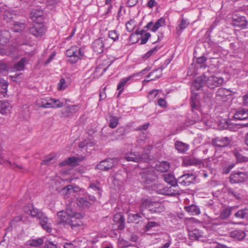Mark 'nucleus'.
Segmentation results:
<instances>
[{
	"label": "nucleus",
	"mask_w": 248,
	"mask_h": 248,
	"mask_svg": "<svg viewBox=\"0 0 248 248\" xmlns=\"http://www.w3.org/2000/svg\"><path fill=\"white\" fill-rule=\"evenodd\" d=\"M140 175L141 182L146 184H149L155 181L157 178L155 170L150 168L143 169L140 173Z\"/></svg>",
	"instance_id": "nucleus-1"
},
{
	"label": "nucleus",
	"mask_w": 248,
	"mask_h": 248,
	"mask_svg": "<svg viewBox=\"0 0 248 248\" xmlns=\"http://www.w3.org/2000/svg\"><path fill=\"white\" fill-rule=\"evenodd\" d=\"M66 55L69 58L68 62L71 63H74L79 59V56L83 54L80 48H78L77 46H72L67 50Z\"/></svg>",
	"instance_id": "nucleus-2"
},
{
	"label": "nucleus",
	"mask_w": 248,
	"mask_h": 248,
	"mask_svg": "<svg viewBox=\"0 0 248 248\" xmlns=\"http://www.w3.org/2000/svg\"><path fill=\"white\" fill-rule=\"evenodd\" d=\"M208 159H199L193 156H188L184 159V163L186 166L195 165L200 167H205L207 166Z\"/></svg>",
	"instance_id": "nucleus-3"
},
{
	"label": "nucleus",
	"mask_w": 248,
	"mask_h": 248,
	"mask_svg": "<svg viewBox=\"0 0 248 248\" xmlns=\"http://www.w3.org/2000/svg\"><path fill=\"white\" fill-rule=\"evenodd\" d=\"M232 141V137H220L212 140L213 145L218 147H226L229 146Z\"/></svg>",
	"instance_id": "nucleus-4"
},
{
	"label": "nucleus",
	"mask_w": 248,
	"mask_h": 248,
	"mask_svg": "<svg viewBox=\"0 0 248 248\" xmlns=\"http://www.w3.org/2000/svg\"><path fill=\"white\" fill-rule=\"evenodd\" d=\"M73 215V211L70 209H67L66 211H61L58 212V223L68 225L71 216Z\"/></svg>",
	"instance_id": "nucleus-5"
},
{
	"label": "nucleus",
	"mask_w": 248,
	"mask_h": 248,
	"mask_svg": "<svg viewBox=\"0 0 248 248\" xmlns=\"http://www.w3.org/2000/svg\"><path fill=\"white\" fill-rule=\"evenodd\" d=\"M224 82L222 78H218L214 76L207 77L206 80V85L211 89H214L221 86Z\"/></svg>",
	"instance_id": "nucleus-6"
},
{
	"label": "nucleus",
	"mask_w": 248,
	"mask_h": 248,
	"mask_svg": "<svg viewBox=\"0 0 248 248\" xmlns=\"http://www.w3.org/2000/svg\"><path fill=\"white\" fill-rule=\"evenodd\" d=\"M230 179L232 184L242 183L248 179V175L246 172L238 171L232 173Z\"/></svg>",
	"instance_id": "nucleus-7"
},
{
	"label": "nucleus",
	"mask_w": 248,
	"mask_h": 248,
	"mask_svg": "<svg viewBox=\"0 0 248 248\" xmlns=\"http://www.w3.org/2000/svg\"><path fill=\"white\" fill-rule=\"evenodd\" d=\"M116 161L115 158H108L101 161L96 166V168L101 170H108L114 165Z\"/></svg>",
	"instance_id": "nucleus-8"
},
{
	"label": "nucleus",
	"mask_w": 248,
	"mask_h": 248,
	"mask_svg": "<svg viewBox=\"0 0 248 248\" xmlns=\"http://www.w3.org/2000/svg\"><path fill=\"white\" fill-rule=\"evenodd\" d=\"M196 178V176L193 174L186 173L179 177L177 179V182L184 186H189L195 181Z\"/></svg>",
	"instance_id": "nucleus-9"
},
{
	"label": "nucleus",
	"mask_w": 248,
	"mask_h": 248,
	"mask_svg": "<svg viewBox=\"0 0 248 248\" xmlns=\"http://www.w3.org/2000/svg\"><path fill=\"white\" fill-rule=\"evenodd\" d=\"M83 217L80 213L74 212L73 216H71L70 220L68 224L72 229L78 227L82 225V222L80 220Z\"/></svg>",
	"instance_id": "nucleus-10"
},
{
	"label": "nucleus",
	"mask_w": 248,
	"mask_h": 248,
	"mask_svg": "<svg viewBox=\"0 0 248 248\" xmlns=\"http://www.w3.org/2000/svg\"><path fill=\"white\" fill-rule=\"evenodd\" d=\"M207 75L205 74H202L201 76L197 77L193 82L191 87L192 90H199L203 87L206 82Z\"/></svg>",
	"instance_id": "nucleus-11"
},
{
	"label": "nucleus",
	"mask_w": 248,
	"mask_h": 248,
	"mask_svg": "<svg viewBox=\"0 0 248 248\" xmlns=\"http://www.w3.org/2000/svg\"><path fill=\"white\" fill-rule=\"evenodd\" d=\"M145 156H147V155H140L137 152H131L125 155V158L128 161L140 162L145 161Z\"/></svg>",
	"instance_id": "nucleus-12"
},
{
	"label": "nucleus",
	"mask_w": 248,
	"mask_h": 248,
	"mask_svg": "<svg viewBox=\"0 0 248 248\" xmlns=\"http://www.w3.org/2000/svg\"><path fill=\"white\" fill-rule=\"evenodd\" d=\"M232 25L233 26L239 27L245 29L248 28V21L244 16L233 17L232 20Z\"/></svg>",
	"instance_id": "nucleus-13"
},
{
	"label": "nucleus",
	"mask_w": 248,
	"mask_h": 248,
	"mask_svg": "<svg viewBox=\"0 0 248 248\" xmlns=\"http://www.w3.org/2000/svg\"><path fill=\"white\" fill-rule=\"evenodd\" d=\"M46 30L44 25L41 23H36L30 29V32L33 35L36 37L42 36Z\"/></svg>",
	"instance_id": "nucleus-14"
},
{
	"label": "nucleus",
	"mask_w": 248,
	"mask_h": 248,
	"mask_svg": "<svg viewBox=\"0 0 248 248\" xmlns=\"http://www.w3.org/2000/svg\"><path fill=\"white\" fill-rule=\"evenodd\" d=\"M230 95L229 90L224 88H220L216 93V100L217 101L225 102L227 100V96Z\"/></svg>",
	"instance_id": "nucleus-15"
},
{
	"label": "nucleus",
	"mask_w": 248,
	"mask_h": 248,
	"mask_svg": "<svg viewBox=\"0 0 248 248\" xmlns=\"http://www.w3.org/2000/svg\"><path fill=\"white\" fill-rule=\"evenodd\" d=\"M136 76V75H132L128 77L123 78L119 83L117 89L119 90L118 95H119L124 89V86L128 85L132 80L133 78Z\"/></svg>",
	"instance_id": "nucleus-16"
},
{
	"label": "nucleus",
	"mask_w": 248,
	"mask_h": 248,
	"mask_svg": "<svg viewBox=\"0 0 248 248\" xmlns=\"http://www.w3.org/2000/svg\"><path fill=\"white\" fill-rule=\"evenodd\" d=\"M40 224L42 228L46 231L47 232H51L52 231L51 224L49 222L48 217L44 215L40 219Z\"/></svg>",
	"instance_id": "nucleus-17"
},
{
	"label": "nucleus",
	"mask_w": 248,
	"mask_h": 248,
	"mask_svg": "<svg viewBox=\"0 0 248 248\" xmlns=\"http://www.w3.org/2000/svg\"><path fill=\"white\" fill-rule=\"evenodd\" d=\"M43 11L40 9H33L30 13V18L33 22H39L42 19Z\"/></svg>",
	"instance_id": "nucleus-18"
},
{
	"label": "nucleus",
	"mask_w": 248,
	"mask_h": 248,
	"mask_svg": "<svg viewBox=\"0 0 248 248\" xmlns=\"http://www.w3.org/2000/svg\"><path fill=\"white\" fill-rule=\"evenodd\" d=\"M104 42L102 38L96 39L92 44V48L94 51L98 53L102 52L104 48Z\"/></svg>",
	"instance_id": "nucleus-19"
},
{
	"label": "nucleus",
	"mask_w": 248,
	"mask_h": 248,
	"mask_svg": "<svg viewBox=\"0 0 248 248\" xmlns=\"http://www.w3.org/2000/svg\"><path fill=\"white\" fill-rule=\"evenodd\" d=\"M79 187L72 185H68L63 187L61 190V193L65 195L68 196L79 191Z\"/></svg>",
	"instance_id": "nucleus-20"
},
{
	"label": "nucleus",
	"mask_w": 248,
	"mask_h": 248,
	"mask_svg": "<svg viewBox=\"0 0 248 248\" xmlns=\"http://www.w3.org/2000/svg\"><path fill=\"white\" fill-rule=\"evenodd\" d=\"M233 117L235 119L239 120H246L248 118V110L245 108H239L234 114Z\"/></svg>",
	"instance_id": "nucleus-21"
},
{
	"label": "nucleus",
	"mask_w": 248,
	"mask_h": 248,
	"mask_svg": "<svg viewBox=\"0 0 248 248\" xmlns=\"http://www.w3.org/2000/svg\"><path fill=\"white\" fill-rule=\"evenodd\" d=\"M113 220L117 224V229L120 230L124 228V218L120 214H117L113 217Z\"/></svg>",
	"instance_id": "nucleus-22"
},
{
	"label": "nucleus",
	"mask_w": 248,
	"mask_h": 248,
	"mask_svg": "<svg viewBox=\"0 0 248 248\" xmlns=\"http://www.w3.org/2000/svg\"><path fill=\"white\" fill-rule=\"evenodd\" d=\"M184 209L186 212L193 216L198 215L201 213L199 206L194 204L185 206Z\"/></svg>",
	"instance_id": "nucleus-23"
},
{
	"label": "nucleus",
	"mask_w": 248,
	"mask_h": 248,
	"mask_svg": "<svg viewBox=\"0 0 248 248\" xmlns=\"http://www.w3.org/2000/svg\"><path fill=\"white\" fill-rule=\"evenodd\" d=\"M174 146L179 152L183 153L186 152L189 148L188 144L180 141H176L175 142Z\"/></svg>",
	"instance_id": "nucleus-24"
},
{
	"label": "nucleus",
	"mask_w": 248,
	"mask_h": 248,
	"mask_svg": "<svg viewBox=\"0 0 248 248\" xmlns=\"http://www.w3.org/2000/svg\"><path fill=\"white\" fill-rule=\"evenodd\" d=\"M11 106L6 101H0V112L2 114H6L10 112Z\"/></svg>",
	"instance_id": "nucleus-25"
},
{
	"label": "nucleus",
	"mask_w": 248,
	"mask_h": 248,
	"mask_svg": "<svg viewBox=\"0 0 248 248\" xmlns=\"http://www.w3.org/2000/svg\"><path fill=\"white\" fill-rule=\"evenodd\" d=\"M77 204L79 207L84 209L89 208L92 204L86 198L83 197L78 198L77 200Z\"/></svg>",
	"instance_id": "nucleus-26"
},
{
	"label": "nucleus",
	"mask_w": 248,
	"mask_h": 248,
	"mask_svg": "<svg viewBox=\"0 0 248 248\" xmlns=\"http://www.w3.org/2000/svg\"><path fill=\"white\" fill-rule=\"evenodd\" d=\"M163 177L165 181L168 184H170L173 187L177 185V180H176L174 176L170 173L165 174L163 175Z\"/></svg>",
	"instance_id": "nucleus-27"
},
{
	"label": "nucleus",
	"mask_w": 248,
	"mask_h": 248,
	"mask_svg": "<svg viewBox=\"0 0 248 248\" xmlns=\"http://www.w3.org/2000/svg\"><path fill=\"white\" fill-rule=\"evenodd\" d=\"M234 217L239 219H248V208H245L239 210L234 215Z\"/></svg>",
	"instance_id": "nucleus-28"
},
{
	"label": "nucleus",
	"mask_w": 248,
	"mask_h": 248,
	"mask_svg": "<svg viewBox=\"0 0 248 248\" xmlns=\"http://www.w3.org/2000/svg\"><path fill=\"white\" fill-rule=\"evenodd\" d=\"M161 72L162 70L159 68L156 69L152 71L146 77L147 78L151 77V78L147 81H149L150 80H154L159 78L161 76Z\"/></svg>",
	"instance_id": "nucleus-29"
},
{
	"label": "nucleus",
	"mask_w": 248,
	"mask_h": 248,
	"mask_svg": "<svg viewBox=\"0 0 248 248\" xmlns=\"http://www.w3.org/2000/svg\"><path fill=\"white\" fill-rule=\"evenodd\" d=\"M246 235V233L242 230H234L231 233V237L239 240H243Z\"/></svg>",
	"instance_id": "nucleus-30"
},
{
	"label": "nucleus",
	"mask_w": 248,
	"mask_h": 248,
	"mask_svg": "<svg viewBox=\"0 0 248 248\" xmlns=\"http://www.w3.org/2000/svg\"><path fill=\"white\" fill-rule=\"evenodd\" d=\"M235 208V206H231L223 209L220 212L219 217L222 219H227L231 214L232 211Z\"/></svg>",
	"instance_id": "nucleus-31"
},
{
	"label": "nucleus",
	"mask_w": 248,
	"mask_h": 248,
	"mask_svg": "<svg viewBox=\"0 0 248 248\" xmlns=\"http://www.w3.org/2000/svg\"><path fill=\"white\" fill-rule=\"evenodd\" d=\"M170 164L167 161L160 162L156 165V169L157 171L164 172L169 170L170 168Z\"/></svg>",
	"instance_id": "nucleus-32"
},
{
	"label": "nucleus",
	"mask_w": 248,
	"mask_h": 248,
	"mask_svg": "<svg viewBox=\"0 0 248 248\" xmlns=\"http://www.w3.org/2000/svg\"><path fill=\"white\" fill-rule=\"evenodd\" d=\"M173 186L165 187L162 190L161 193L163 195L174 196L178 194V192L172 188Z\"/></svg>",
	"instance_id": "nucleus-33"
},
{
	"label": "nucleus",
	"mask_w": 248,
	"mask_h": 248,
	"mask_svg": "<svg viewBox=\"0 0 248 248\" xmlns=\"http://www.w3.org/2000/svg\"><path fill=\"white\" fill-rule=\"evenodd\" d=\"M9 32L7 31H0V44L2 45L6 44L9 40Z\"/></svg>",
	"instance_id": "nucleus-34"
},
{
	"label": "nucleus",
	"mask_w": 248,
	"mask_h": 248,
	"mask_svg": "<svg viewBox=\"0 0 248 248\" xmlns=\"http://www.w3.org/2000/svg\"><path fill=\"white\" fill-rule=\"evenodd\" d=\"M8 86V82L3 78H0V93L3 96H5L7 93Z\"/></svg>",
	"instance_id": "nucleus-35"
},
{
	"label": "nucleus",
	"mask_w": 248,
	"mask_h": 248,
	"mask_svg": "<svg viewBox=\"0 0 248 248\" xmlns=\"http://www.w3.org/2000/svg\"><path fill=\"white\" fill-rule=\"evenodd\" d=\"M107 120L109 123L108 125L111 128H115L119 123L118 118L116 116L109 115Z\"/></svg>",
	"instance_id": "nucleus-36"
},
{
	"label": "nucleus",
	"mask_w": 248,
	"mask_h": 248,
	"mask_svg": "<svg viewBox=\"0 0 248 248\" xmlns=\"http://www.w3.org/2000/svg\"><path fill=\"white\" fill-rule=\"evenodd\" d=\"M165 24V20L164 18L161 17L155 23L151 29L152 31H156L160 27Z\"/></svg>",
	"instance_id": "nucleus-37"
},
{
	"label": "nucleus",
	"mask_w": 248,
	"mask_h": 248,
	"mask_svg": "<svg viewBox=\"0 0 248 248\" xmlns=\"http://www.w3.org/2000/svg\"><path fill=\"white\" fill-rule=\"evenodd\" d=\"M37 105L43 108H50V105H51L50 98L42 99L37 102Z\"/></svg>",
	"instance_id": "nucleus-38"
},
{
	"label": "nucleus",
	"mask_w": 248,
	"mask_h": 248,
	"mask_svg": "<svg viewBox=\"0 0 248 248\" xmlns=\"http://www.w3.org/2000/svg\"><path fill=\"white\" fill-rule=\"evenodd\" d=\"M79 161V159L74 156L68 157L64 162H61L60 165L63 166L66 164L74 165Z\"/></svg>",
	"instance_id": "nucleus-39"
},
{
	"label": "nucleus",
	"mask_w": 248,
	"mask_h": 248,
	"mask_svg": "<svg viewBox=\"0 0 248 248\" xmlns=\"http://www.w3.org/2000/svg\"><path fill=\"white\" fill-rule=\"evenodd\" d=\"M13 27V30L15 32H19L24 30L25 24L24 23L15 22Z\"/></svg>",
	"instance_id": "nucleus-40"
},
{
	"label": "nucleus",
	"mask_w": 248,
	"mask_h": 248,
	"mask_svg": "<svg viewBox=\"0 0 248 248\" xmlns=\"http://www.w3.org/2000/svg\"><path fill=\"white\" fill-rule=\"evenodd\" d=\"M50 108H62L63 106V104L59 100L54 98H50Z\"/></svg>",
	"instance_id": "nucleus-41"
},
{
	"label": "nucleus",
	"mask_w": 248,
	"mask_h": 248,
	"mask_svg": "<svg viewBox=\"0 0 248 248\" xmlns=\"http://www.w3.org/2000/svg\"><path fill=\"white\" fill-rule=\"evenodd\" d=\"M30 215L31 217H36L39 219L45 215L41 211L34 207H33Z\"/></svg>",
	"instance_id": "nucleus-42"
},
{
	"label": "nucleus",
	"mask_w": 248,
	"mask_h": 248,
	"mask_svg": "<svg viewBox=\"0 0 248 248\" xmlns=\"http://www.w3.org/2000/svg\"><path fill=\"white\" fill-rule=\"evenodd\" d=\"M26 61L25 58H22L18 62L15 64L14 68L16 71H22L24 68L25 63Z\"/></svg>",
	"instance_id": "nucleus-43"
},
{
	"label": "nucleus",
	"mask_w": 248,
	"mask_h": 248,
	"mask_svg": "<svg viewBox=\"0 0 248 248\" xmlns=\"http://www.w3.org/2000/svg\"><path fill=\"white\" fill-rule=\"evenodd\" d=\"M228 194L233 196L237 200L241 199L240 191L239 190L236 191L234 190L232 188H229L228 189Z\"/></svg>",
	"instance_id": "nucleus-44"
},
{
	"label": "nucleus",
	"mask_w": 248,
	"mask_h": 248,
	"mask_svg": "<svg viewBox=\"0 0 248 248\" xmlns=\"http://www.w3.org/2000/svg\"><path fill=\"white\" fill-rule=\"evenodd\" d=\"M125 26L128 31H132L135 27L136 26V22L135 20L130 19L129 21L126 23Z\"/></svg>",
	"instance_id": "nucleus-45"
},
{
	"label": "nucleus",
	"mask_w": 248,
	"mask_h": 248,
	"mask_svg": "<svg viewBox=\"0 0 248 248\" xmlns=\"http://www.w3.org/2000/svg\"><path fill=\"white\" fill-rule=\"evenodd\" d=\"M43 243V240L42 238L37 239H32L30 241V245L31 246L37 247L41 246Z\"/></svg>",
	"instance_id": "nucleus-46"
},
{
	"label": "nucleus",
	"mask_w": 248,
	"mask_h": 248,
	"mask_svg": "<svg viewBox=\"0 0 248 248\" xmlns=\"http://www.w3.org/2000/svg\"><path fill=\"white\" fill-rule=\"evenodd\" d=\"M159 224L155 221H149L144 227V231L147 232L151 230L152 228L158 227Z\"/></svg>",
	"instance_id": "nucleus-47"
},
{
	"label": "nucleus",
	"mask_w": 248,
	"mask_h": 248,
	"mask_svg": "<svg viewBox=\"0 0 248 248\" xmlns=\"http://www.w3.org/2000/svg\"><path fill=\"white\" fill-rule=\"evenodd\" d=\"M108 37L114 41H116L119 39V34L116 30L110 31L108 34Z\"/></svg>",
	"instance_id": "nucleus-48"
},
{
	"label": "nucleus",
	"mask_w": 248,
	"mask_h": 248,
	"mask_svg": "<svg viewBox=\"0 0 248 248\" xmlns=\"http://www.w3.org/2000/svg\"><path fill=\"white\" fill-rule=\"evenodd\" d=\"M79 107L77 105L69 106L66 108V112L68 113H76Z\"/></svg>",
	"instance_id": "nucleus-49"
},
{
	"label": "nucleus",
	"mask_w": 248,
	"mask_h": 248,
	"mask_svg": "<svg viewBox=\"0 0 248 248\" xmlns=\"http://www.w3.org/2000/svg\"><path fill=\"white\" fill-rule=\"evenodd\" d=\"M116 132L118 134V139H120L123 137L126 133L125 128L123 126L119 127L117 129Z\"/></svg>",
	"instance_id": "nucleus-50"
},
{
	"label": "nucleus",
	"mask_w": 248,
	"mask_h": 248,
	"mask_svg": "<svg viewBox=\"0 0 248 248\" xmlns=\"http://www.w3.org/2000/svg\"><path fill=\"white\" fill-rule=\"evenodd\" d=\"M218 125L221 129H227L229 127V124L226 119H222L220 121Z\"/></svg>",
	"instance_id": "nucleus-51"
},
{
	"label": "nucleus",
	"mask_w": 248,
	"mask_h": 248,
	"mask_svg": "<svg viewBox=\"0 0 248 248\" xmlns=\"http://www.w3.org/2000/svg\"><path fill=\"white\" fill-rule=\"evenodd\" d=\"M54 159V157L53 156H52L51 155H50L47 157H46L45 159H44L41 163L42 165H48L51 163H52V160Z\"/></svg>",
	"instance_id": "nucleus-52"
},
{
	"label": "nucleus",
	"mask_w": 248,
	"mask_h": 248,
	"mask_svg": "<svg viewBox=\"0 0 248 248\" xmlns=\"http://www.w3.org/2000/svg\"><path fill=\"white\" fill-rule=\"evenodd\" d=\"M225 222H213L212 224V228L214 229H221L224 225H226Z\"/></svg>",
	"instance_id": "nucleus-53"
},
{
	"label": "nucleus",
	"mask_w": 248,
	"mask_h": 248,
	"mask_svg": "<svg viewBox=\"0 0 248 248\" xmlns=\"http://www.w3.org/2000/svg\"><path fill=\"white\" fill-rule=\"evenodd\" d=\"M190 105L192 108V110L194 112L196 110H198L200 108V102L199 101L190 102Z\"/></svg>",
	"instance_id": "nucleus-54"
},
{
	"label": "nucleus",
	"mask_w": 248,
	"mask_h": 248,
	"mask_svg": "<svg viewBox=\"0 0 248 248\" xmlns=\"http://www.w3.org/2000/svg\"><path fill=\"white\" fill-rule=\"evenodd\" d=\"M151 34L149 32L145 33L144 35L141 37V45H143L146 43L149 38L150 37Z\"/></svg>",
	"instance_id": "nucleus-55"
},
{
	"label": "nucleus",
	"mask_w": 248,
	"mask_h": 248,
	"mask_svg": "<svg viewBox=\"0 0 248 248\" xmlns=\"http://www.w3.org/2000/svg\"><path fill=\"white\" fill-rule=\"evenodd\" d=\"M67 87V85L65 83V80L63 78L60 79L59 83V90H64Z\"/></svg>",
	"instance_id": "nucleus-56"
},
{
	"label": "nucleus",
	"mask_w": 248,
	"mask_h": 248,
	"mask_svg": "<svg viewBox=\"0 0 248 248\" xmlns=\"http://www.w3.org/2000/svg\"><path fill=\"white\" fill-rule=\"evenodd\" d=\"M234 155L237 159V161L239 162H243L245 161V157L239 152H235Z\"/></svg>",
	"instance_id": "nucleus-57"
},
{
	"label": "nucleus",
	"mask_w": 248,
	"mask_h": 248,
	"mask_svg": "<svg viewBox=\"0 0 248 248\" xmlns=\"http://www.w3.org/2000/svg\"><path fill=\"white\" fill-rule=\"evenodd\" d=\"M189 22L187 20L184 19H182L179 25L180 29L182 30L186 28Z\"/></svg>",
	"instance_id": "nucleus-58"
},
{
	"label": "nucleus",
	"mask_w": 248,
	"mask_h": 248,
	"mask_svg": "<svg viewBox=\"0 0 248 248\" xmlns=\"http://www.w3.org/2000/svg\"><path fill=\"white\" fill-rule=\"evenodd\" d=\"M189 235L190 238L192 240L198 239L199 236L198 232L196 230L190 232Z\"/></svg>",
	"instance_id": "nucleus-59"
},
{
	"label": "nucleus",
	"mask_w": 248,
	"mask_h": 248,
	"mask_svg": "<svg viewBox=\"0 0 248 248\" xmlns=\"http://www.w3.org/2000/svg\"><path fill=\"white\" fill-rule=\"evenodd\" d=\"M33 206L31 204H29L26 206H25L23 208V211L27 214H30L31 211L33 208Z\"/></svg>",
	"instance_id": "nucleus-60"
},
{
	"label": "nucleus",
	"mask_w": 248,
	"mask_h": 248,
	"mask_svg": "<svg viewBox=\"0 0 248 248\" xmlns=\"http://www.w3.org/2000/svg\"><path fill=\"white\" fill-rule=\"evenodd\" d=\"M158 94L157 90H153L151 91H150L148 93V97L150 98H154L156 97V96Z\"/></svg>",
	"instance_id": "nucleus-61"
},
{
	"label": "nucleus",
	"mask_w": 248,
	"mask_h": 248,
	"mask_svg": "<svg viewBox=\"0 0 248 248\" xmlns=\"http://www.w3.org/2000/svg\"><path fill=\"white\" fill-rule=\"evenodd\" d=\"M149 210L150 211L151 213H155L159 212V207H153L152 205H149Z\"/></svg>",
	"instance_id": "nucleus-62"
},
{
	"label": "nucleus",
	"mask_w": 248,
	"mask_h": 248,
	"mask_svg": "<svg viewBox=\"0 0 248 248\" xmlns=\"http://www.w3.org/2000/svg\"><path fill=\"white\" fill-rule=\"evenodd\" d=\"M45 248H57L56 245L53 243L52 242L48 241L46 243L45 245Z\"/></svg>",
	"instance_id": "nucleus-63"
},
{
	"label": "nucleus",
	"mask_w": 248,
	"mask_h": 248,
	"mask_svg": "<svg viewBox=\"0 0 248 248\" xmlns=\"http://www.w3.org/2000/svg\"><path fill=\"white\" fill-rule=\"evenodd\" d=\"M243 104L248 106V93L243 96Z\"/></svg>",
	"instance_id": "nucleus-64"
}]
</instances>
